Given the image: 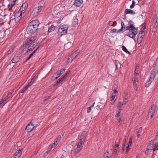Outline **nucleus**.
Returning a JSON list of instances; mask_svg holds the SVG:
<instances>
[{"label":"nucleus","mask_w":158,"mask_h":158,"mask_svg":"<svg viewBox=\"0 0 158 158\" xmlns=\"http://www.w3.org/2000/svg\"><path fill=\"white\" fill-rule=\"evenodd\" d=\"M28 7V4L27 3L25 2L23 3L20 7L19 11L20 12V15L17 16V13L16 15L15 16V19L16 21L18 22L22 18V14L23 13H24L26 10L27 9Z\"/></svg>","instance_id":"1"},{"label":"nucleus","mask_w":158,"mask_h":158,"mask_svg":"<svg viewBox=\"0 0 158 158\" xmlns=\"http://www.w3.org/2000/svg\"><path fill=\"white\" fill-rule=\"evenodd\" d=\"M157 63L155 62L153 64L154 68L151 72L150 78L151 79H154L155 78H158V67H156L157 66Z\"/></svg>","instance_id":"2"},{"label":"nucleus","mask_w":158,"mask_h":158,"mask_svg":"<svg viewBox=\"0 0 158 158\" xmlns=\"http://www.w3.org/2000/svg\"><path fill=\"white\" fill-rule=\"evenodd\" d=\"M43 6H40L35 8L32 11L30 16L33 18L37 16L40 12L42 10V8Z\"/></svg>","instance_id":"3"},{"label":"nucleus","mask_w":158,"mask_h":158,"mask_svg":"<svg viewBox=\"0 0 158 158\" xmlns=\"http://www.w3.org/2000/svg\"><path fill=\"white\" fill-rule=\"evenodd\" d=\"M34 123V120L32 119L29 124L27 125L25 128V130L27 132H31L34 128L36 127Z\"/></svg>","instance_id":"4"},{"label":"nucleus","mask_w":158,"mask_h":158,"mask_svg":"<svg viewBox=\"0 0 158 158\" xmlns=\"http://www.w3.org/2000/svg\"><path fill=\"white\" fill-rule=\"evenodd\" d=\"M138 30L137 28H135L131 29L128 33V36L134 39L135 38V35L137 33Z\"/></svg>","instance_id":"5"},{"label":"nucleus","mask_w":158,"mask_h":158,"mask_svg":"<svg viewBox=\"0 0 158 158\" xmlns=\"http://www.w3.org/2000/svg\"><path fill=\"white\" fill-rule=\"evenodd\" d=\"M37 29L38 28L29 24L27 28L26 31L29 33H33L36 31Z\"/></svg>","instance_id":"6"},{"label":"nucleus","mask_w":158,"mask_h":158,"mask_svg":"<svg viewBox=\"0 0 158 158\" xmlns=\"http://www.w3.org/2000/svg\"><path fill=\"white\" fill-rule=\"evenodd\" d=\"M118 142H116V144L115 145V147H114L113 148V152L112 154V156L114 157L116 156L117 155V149L119 147V142L120 141V140L119 139L118 140Z\"/></svg>","instance_id":"7"},{"label":"nucleus","mask_w":158,"mask_h":158,"mask_svg":"<svg viewBox=\"0 0 158 158\" xmlns=\"http://www.w3.org/2000/svg\"><path fill=\"white\" fill-rule=\"evenodd\" d=\"M87 133L86 131H83L81 134L80 137V139L79 140L82 141V142H85Z\"/></svg>","instance_id":"8"},{"label":"nucleus","mask_w":158,"mask_h":158,"mask_svg":"<svg viewBox=\"0 0 158 158\" xmlns=\"http://www.w3.org/2000/svg\"><path fill=\"white\" fill-rule=\"evenodd\" d=\"M30 24L38 28V27L40 24V23L38 20H35L31 21L30 23Z\"/></svg>","instance_id":"9"},{"label":"nucleus","mask_w":158,"mask_h":158,"mask_svg":"<svg viewBox=\"0 0 158 158\" xmlns=\"http://www.w3.org/2000/svg\"><path fill=\"white\" fill-rule=\"evenodd\" d=\"M139 68L138 65L136 66V67L135 69L134 77L132 79H137L138 78V76L139 75Z\"/></svg>","instance_id":"10"},{"label":"nucleus","mask_w":158,"mask_h":158,"mask_svg":"<svg viewBox=\"0 0 158 158\" xmlns=\"http://www.w3.org/2000/svg\"><path fill=\"white\" fill-rule=\"evenodd\" d=\"M156 105L153 104L152 106L150 109L149 110V111L152 112L151 113V117H153L154 114L155 113V111L156 109Z\"/></svg>","instance_id":"11"},{"label":"nucleus","mask_w":158,"mask_h":158,"mask_svg":"<svg viewBox=\"0 0 158 158\" xmlns=\"http://www.w3.org/2000/svg\"><path fill=\"white\" fill-rule=\"evenodd\" d=\"M80 51L79 50H77V51L73 52L70 56V57L72 58V60H73L77 56L78 54Z\"/></svg>","instance_id":"12"},{"label":"nucleus","mask_w":158,"mask_h":158,"mask_svg":"<svg viewBox=\"0 0 158 158\" xmlns=\"http://www.w3.org/2000/svg\"><path fill=\"white\" fill-rule=\"evenodd\" d=\"M83 2V0H75L73 4L75 6L78 7L80 6Z\"/></svg>","instance_id":"13"},{"label":"nucleus","mask_w":158,"mask_h":158,"mask_svg":"<svg viewBox=\"0 0 158 158\" xmlns=\"http://www.w3.org/2000/svg\"><path fill=\"white\" fill-rule=\"evenodd\" d=\"M128 14H130L131 15H134L135 14V12L132 10H130V9H127L125 10L124 14L126 15Z\"/></svg>","instance_id":"14"},{"label":"nucleus","mask_w":158,"mask_h":158,"mask_svg":"<svg viewBox=\"0 0 158 158\" xmlns=\"http://www.w3.org/2000/svg\"><path fill=\"white\" fill-rule=\"evenodd\" d=\"M128 102V101H125L123 100V102H119L117 106L118 108L122 107V106L125 105Z\"/></svg>","instance_id":"15"},{"label":"nucleus","mask_w":158,"mask_h":158,"mask_svg":"<svg viewBox=\"0 0 158 158\" xmlns=\"http://www.w3.org/2000/svg\"><path fill=\"white\" fill-rule=\"evenodd\" d=\"M121 28L118 31V33L122 31H123V32L125 31V25L124 23L123 22H121Z\"/></svg>","instance_id":"16"},{"label":"nucleus","mask_w":158,"mask_h":158,"mask_svg":"<svg viewBox=\"0 0 158 158\" xmlns=\"http://www.w3.org/2000/svg\"><path fill=\"white\" fill-rule=\"evenodd\" d=\"M22 149H19L14 155L15 156H17L18 157H19L21 155L22 153Z\"/></svg>","instance_id":"17"},{"label":"nucleus","mask_w":158,"mask_h":158,"mask_svg":"<svg viewBox=\"0 0 158 158\" xmlns=\"http://www.w3.org/2000/svg\"><path fill=\"white\" fill-rule=\"evenodd\" d=\"M60 27L63 30L64 33H67V30L68 28L67 25H63L61 26Z\"/></svg>","instance_id":"18"},{"label":"nucleus","mask_w":158,"mask_h":158,"mask_svg":"<svg viewBox=\"0 0 158 158\" xmlns=\"http://www.w3.org/2000/svg\"><path fill=\"white\" fill-rule=\"evenodd\" d=\"M126 139L124 138L123 139V143L122 145V150L121 151V152L122 153H123L124 152V149H125V143H126Z\"/></svg>","instance_id":"19"},{"label":"nucleus","mask_w":158,"mask_h":158,"mask_svg":"<svg viewBox=\"0 0 158 158\" xmlns=\"http://www.w3.org/2000/svg\"><path fill=\"white\" fill-rule=\"evenodd\" d=\"M19 58L18 56H15L12 59L11 61L12 63H16L19 60Z\"/></svg>","instance_id":"20"},{"label":"nucleus","mask_w":158,"mask_h":158,"mask_svg":"<svg viewBox=\"0 0 158 158\" xmlns=\"http://www.w3.org/2000/svg\"><path fill=\"white\" fill-rule=\"evenodd\" d=\"M64 31L60 27L58 30V32L59 34V35H60V36H61L63 35L66 34V33H64Z\"/></svg>","instance_id":"21"},{"label":"nucleus","mask_w":158,"mask_h":158,"mask_svg":"<svg viewBox=\"0 0 158 158\" xmlns=\"http://www.w3.org/2000/svg\"><path fill=\"white\" fill-rule=\"evenodd\" d=\"M31 44L29 43V41H28L27 40L25 41V43L23 45L22 48H23V49L26 48L30 44Z\"/></svg>","instance_id":"22"},{"label":"nucleus","mask_w":158,"mask_h":158,"mask_svg":"<svg viewBox=\"0 0 158 158\" xmlns=\"http://www.w3.org/2000/svg\"><path fill=\"white\" fill-rule=\"evenodd\" d=\"M84 142H82V141L80 140L79 141V142L77 144V147L79 148H81L82 147V145L84 143Z\"/></svg>","instance_id":"23"},{"label":"nucleus","mask_w":158,"mask_h":158,"mask_svg":"<svg viewBox=\"0 0 158 158\" xmlns=\"http://www.w3.org/2000/svg\"><path fill=\"white\" fill-rule=\"evenodd\" d=\"M36 40V37L35 36H33L31 37L30 38H29V39H27V40L29 41V43L30 44H31L32 42H33L34 41Z\"/></svg>","instance_id":"24"},{"label":"nucleus","mask_w":158,"mask_h":158,"mask_svg":"<svg viewBox=\"0 0 158 158\" xmlns=\"http://www.w3.org/2000/svg\"><path fill=\"white\" fill-rule=\"evenodd\" d=\"M136 80H134L133 81V85L134 88L135 90H137L138 87L137 86V84L136 83V81L138 82V81H136Z\"/></svg>","instance_id":"25"},{"label":"nucleus","mask_w":158,"mask_h":158,"mask_svg":"<svg viewBox=\"0 0 158 158\" xmlns=\"http://www.w3.org/2000/svg\"><path fill=\"white\" fill-rule=\"evenodd\" d=\"M31 45H30L28 47V49L26 51V53H25V54L26 55H28V53L29 52V51H32L34 49V48L33 47H32V46H31Z\"/></svg>","instance_id":"26"},{"label":"nucleus","mask_w":158,"mask_h":158,"mask_svg":"<svg viewBox=\"0 0 158 158\" xmlns=\"http://www.w3.org/2000/svg\"><path fill=\"white\" fill-rule=\"evenodd\" d=\"M113 93L112 94V96L111 97V103L113 104L115 102V97L116 96V95H113Z\"/></svg>","instance_id":"27"},{"label":"nucleus","mask_w":158,"mask_h":158,"mask_svg":"<svg viewBox=\"0 0 158 158\" xmlns=\"http://www.w3.org/2000/svg\"><path fill=\"white\" fill-rule=\"evenodd\" d=\"M129 25V26H130V27H131V29H135V28H136L135 27L134 25V23L133 22V21L130 20L129 23H128Z\"/></svg>","instance_id":"28"},{"label":"nucleus","mask_w":158,"mask_h":158,"mask_svg":"<svg viewBox=\"0 0 158 158\" xmlns=\"http://www.w3.org/2000/svg\"><path fill=\"white\" fill-rule=\"evenodd\" d=\"M142 131V127H140L137 131L136 135L138 138L139 137L140 135V133Z\"/></svg>","instance_id":"29"},{"label":"nucleus","mask_w":158,"mask_h":158,"mask_svg":"<svg viewBox=\"0 0 158 158\" xmlns=\"http://www.w3.org/2000/svg\"><path fill=\"white\" fill-rule=\"evenodd\" d=\"M55 29V27L53 25H52L49 27L48 30V32H50L52 31H54Z\"/></svg>","instance_id":"30"},{"label":"nucleus","mask_w":158,"mask_h":158,"mask_svg":"<svg viewBox=\"0 0 158 158\" xmlns=\"http://www.w3.org/2000/svg\"><path fill=\"white\" fill-rule=\"evenodd\" d=\"M152 81H151L150 80H149L145 84V87H148Z\"/></svg>","instance_id":"31"},{"label":"nucleus","mask_w":158,"mask_h":158,"mask_svg":"<svg viewBox=\"0 0 158 158\" xmlns=\"http://www.w3.org/2000/svg\"><path fill=\"white\" fill-rule=\"evenodd\" d=\"M114 83L112 87V89H117L118 88V84L117 83V81H114Z\"/></svg>","instance_id":"32"},{"label":"nucleus","mask_w":158,"mask_h":158,"mask_svg":"<svg viewBox=\"0 0 158 158\" xmlns=\"http://www.w3.org/2000/svg\"><path fill=\"white\" fill-rule=\"evenodd\" d=\"M153 23L154 25V27H156L158 25V20L154 19L153 20Z\"/></svg>","instance_id":"33"},{"label":"nucleus","mask_w":158,"mask_h":158,"mask_svg":"<svg viewBox=\"0 0 158 158\" xmlns=\"http://www.w3.org/2000/svg\"><path fill=\"white\" fill-rule=\"evenodd\" d=\"M28 88L26 85L25 87L22 88L20 91V93H24Z\"/></svg>","instance_id":"34"},{"label":"nucleus","mask_w":158,"mask_h":158,"mask_svg":"<svg viewBox=\"0 0 158 158\" xmlns=\"http://www.w3.org/2000/svg\"><path fill=\"white\" fill-rule=\"evenodd\" d=\"M61 137L60 135H59L57 137L56 139H55L56 142L57 143H58L61 139Z\"/></svg>","instance_id":"35"},{"label":"nucleus","mask_w":158,"mask_h":158,"mask_svg":"<svg viewBox=\"0 0 158 158\" xmlns=\"http://www.w3.org/2000/svg\"><path fill=\"white\" fill-rule=\"evenodd\" d=\"M35 81V80H31V81L29 82L28 84L26 86L28 88L29 87L32 85Z\"/></svg>","instance_id":"36"},{"label":"nucleus","mask_w":158,"mask_h":158,"mask_svg":"<svg viewBox=\"0 0 158 158\" xmlns=\"http://www.w3.org/2000/svg\"><path fill=\"white\" fill-rule=\"evenodd\" d=\"M123 50L125 52L129 54L130 52L127 50V48L124 46H122Z\"/></svg>","instance_id":"37"},{"label":"nucleus","mask_w":158,"mask_h":158,"mask_svg":"<svg viewBox=\"0 0 158 158\" xmlns=\"http://www.w3.org/2000/svg\"><path fill=\"white\" fill-rule=\"evenodd\" d=\"M52 148H53V145H51L49 146L47 151L46 152L47 154H48L50 153Z\"/></svg>","instance_id":"38"},{"label":"nucleus","mask_w":158,"mask_h":158,"mask_svg":"<svg viewBox=\"0 0 158 158\" xmlns=\"http://www.w3.org/2000/svg\"><path fill=\"white\" fill-rule=\"evenodd\" d=\"M63 80H59L57 81L55 84L53 85V87H55V86H57L60 83V82L62 81Z\"/></svg>","instance_id":"39"},{"label":"nucleus","mask_w":158,"mask_h":158,"mask_svg":"<svg viewBox=\"0 0 158 158\" xmlns=\"http://www.w3.org/2000/svg\"><path fill=\"white\" fill-rule=\"evenodd\" d=\"M125 95L123 96L124 100L125 101H127L128 98V94L126 92L124 93Z\"/></svg>","instance_id":"40"},{"label":"nucleus","mask_w":158,"mask_h":158,"mask_svg":"<svg viewBox=\"0 0 158 158\" xmlns=\"http://www.w3.org/2000/svg\"><path fill=\"white\" fill-rule=\"evenodd\" d=\"M146 28V27L145 26H143L142 28V30L139 31V33L138 34H142L145 31H144V30Z\"/></svg>","instance_id":"41"},{"label":"nucleus","mask_w":158,"mask_h":158,"mask_svg":"<svg viewBox=\"0 0 158 158\" xmlns=\"http://www.w3.org/2000/svg\"><path fill=\"white\" fill-rule=\"evenodd\" d=\"M13 92H14V90H12L11 91V92L9 91L8 92V93L7 94V95H6V96H8V98L11 96V94H12L13 93Z\"/></svg>","instance_id":"42"},{"label":"nucleus","mask_w":158,"mask_h":158,"mask_svg":"<svg viewBox=\"0 0 158 158\" xmlns=\"http://www.w3.org/2000/svg\"><path fill=\"white\" fill-rule=\"evenodd\" d=\"M81 149V148H76L75 149V153H76V154H77L80 152V150Z\"/></svg>","instance_id":"43"},{"label":"nucleus","mask_w":158,"mask_h":158,"mask_svg":"<svg viewBox=\"0 0 158 158\" xmlns=\"http://www.w3.org/2000/svg\"><path fill=\"white\" fill-rule=\"evenodd\" d=\"M15 2L14 4L10 3L8 5V7L9 9H10L12 8V7L15 5Z\"/></svg>","instance_id":"44"},{"label":"nucleus","mask_w":158,"mask_h":158,"mask_svg":"<svg viewBox=\"0 0 158 158\" xmlns=\"http://www.w3.org/2000/svg\"><path fill=\"white\" fill-rule=\"evenodd\" d=\"M78 19H74V21L73 22V25H77L78 24Z\"/></svg>","instance_id":"45"},{"label":"nucleus","mask_w":158,"mask_h":158,"mask_svg":"<svg viewBox=\"0 0 158 158\" xmlns=\"http://www.w3.org/2000/svg\"><path fill=\"white\" fill-rule=\"evenodd\" d=\"M158 149V142L155 143L154 145V150H156Z\"/></svg>","instance_id":"46"},{"label":"nucleus","mask_w":158,"mask_h":158,"mask_svg":"<svg viewBox=\"0 0 158 158\" xmlns=\"http://www.w3.org/2000/svg\"><path fill=\"white\" fill-rule=\"evenodd\" d=\"M109 153L108 152L107 153H105L104 155V158H109Z\"/></svg>","instance_id":"47"},{"label":"nucleus","mask_w":158,"mask_h":158,"mask_svg":"<svg viewBox=\"0 0 158 158\" xmlns=\"http://www.w3.org/2000/svg\"><path fill=\"white\" fill-rule=\"evenodd\" d=\"M53 77L55 78V79H57L58 78V74H57V72L54 74L53 76Z\"/></svg>","instance_id":"48"},{"label":"nucleus","mask_w":158,"mask_h":158,"mask_svg":"<svg viewBox=\"0 0 158 158\" xmlns=\"http://www.w3.org/2000/svg\"><path fill=\"white\" fill-rule=\"evenodd\" d=\"M65 70V69H61L60 70L58 71L60 73V74H62L64 72Z\"/></svg>","instance_id":"49"},{"label":"nucleus","mask_w":158,"mask_h":158,"mask_svg":"<svg viewBox=\"0 0 158 158\" xmlns=\"http://www.w3.org/2000/svg\"><path fill=\"white\" fill-rule=\"evenodd\" d=\"M142 40H143V39H142L141 38H139L138 37L137 40V42L138 44H140Z\"/></svg>","instance_id":"50"},{"label":"nucleus","mask_w":158,"mask_h":158,"mask_svg":"<svg viewBox=\"0 0 158 158\" xmlns=\"http://www.w3.org/2000/svg\"><path fill=\"white\" fill-rule=\"evenodd\" d=\"M8 96H7L6 95L4 96H3L2 99L5 101L8 99Z\"/></svg>","instance_id":"51"},{"label":"nucleus","mask_w":158,"mask_h":158,"mask_svg":"<svg viewBox=\"0 0 158 158\" xmlns=\"http://www.w3.org/2000/svg\"><path fill=\"white\" fill-rule=\"evenodd\" d=\"M130 146H129V145H127V147L126 152L127 153H128L130 149Z\"/></svg>","instance_id":"52"},{"label":"nucleus","mask_w":158,"mask_h":158,"mask_svg":"<svg viewBox=\"0 0 158 158\" xmlns=\"http://www.w3.org/2000/svg\"><path fill=\"white\" fill-rule=\"evenodd\" d=\"M132 143V142L131 138H130V139H129V143L128 144V145H129V146H130Z\"/></svg>","instance_id":"53"},{"label":"nucleus","mask_w":158,"mask_h":158,"mask_svg":"<svg viewBox=\"0 0 158 158\" xmlns=\"http://www.w3.org/2000/svg\"><path fill=\"white\" fill-rule=\"evenodd\" d=\"M151 113H152L151 112H150V111H149L148 113V118H151L152 117H151Z\"/></svg>","instance_id":"54"},{"label":"nucleus","mask_w":158,"mask_h":158,"mask_svg":"<svg viewBox=\"0 0 158 158\" xmlns=\"http://www.w3.org/2000/svg\"><path fill=\"white\" fill-rule=\"evenodd\" d=\"M91 107H89L87 108V111L88 113H89L91 112Z\"/></svg>","instance_id":"55"},{"label":"nucleus","mask_w":158,"mask_h":158,"mask_svg":"<svg viewBox=\"0 0 158 158\" xmlns=\"http://www.w3.org/2000/svg\"><path fill=\"white\" fill-rule=\"evenodd\" d=\"M138 37L141 38L142 39H143V37L144 36L143 35V34H138Z\"/></svg>","instance_id":"56"},{"label":"nucleus","mask_w":158,"mask_h":158,"mask_svg":"<svg viewBox=\"0 0 158 158\" xmlns=\"http://www.w3.org/2000/svg\"><path fill=\"white\" fill-rule=\"evenodd\" d=\"M68 76V75H66V74H65L64 76H63L60 79L59 78V79H65Z\"/></svg>","instance_id":"57"},{"label":"nucleus","mask_w":158,"mask_h":158,"mask_svg":"<svg viewBox=\"0 0 158 158\" xmlns=\"http://www.w3.org/2000/svg\"><path fill=\"white\" fill-rule=\"evenodd\" d=\"M68 76V75H66V74H65L64 76H63L60 79L59 78V79H65Z\"/></svg>","instance_id":"58"},{"label":"nucleus","mask_w":158,"mask_h":158,"mask_svg":"<svg viewBox=\"0 0 158 158\" xmlns=\"http://www.w3.org/2000/svg\"><path fill=\"white\" fill-rule=\"evenodd\" d=\"M117 31V30L115 29H114L112 30L111 31V33H115Z\"/></svg>","instance_id":"59"},{"label":"nucleus","mask_w":158,"mask_h":158,"mask_svg":"<svg viewBox=\"0 0 158 158\" xmlns=\"http://www.w3.org/2000/svg\"><path fill=\"white\" fill-rule=\"evenodd\" d=\"M125 29L127 30H129V31H130V30L131 29V27H130V26H127L125 28Z\"/></svg>","instance_id":"60"},{"label":"nucleus","mask_w":158,"mask_h":158,"mask_svg":"<svg viewBox=\"0 0 158 158\" xmlns=\"http://www.w3.org/2000/svg\"><path fill=\"white\" fill-rule=\"evenodd\" d=\"M154 19L158 20V15L157 14L155 15L154 16Z\"/></svg>","instance_id":"61"},{"label":"nucleus","mask_w":158,"mask_h":158,"mask_svg":"<svg viewBox=\"0 0 158 158\" xmlns=\"http://www.w3.org/2000/svg\"><path fill=\"white\" fill-rule=\"evenodd\" d=\"M58 143H57L55 141L53 144H52L51 145H53V148L55 147L57 145Z\"/></svg>","instance_id":"62"},{"label":"nucleus","mask_w":158,"mask_h":158,"mask_svg":"<svg viewBox=\"0 0 158 158\" xmlns=\"http://www.w3.org/2000/svg\"><path fill=\"white\" fill-rule=\"evenodd\" d=\"M121 113L120 112L116 114V116L117 117H118L120 115Z\"/></svg>","instance_id":"63"},{"label":"nucleus","mask_w":158,"mask_h":158,"mask_svg":"<svg viewBox=\"0 0 158 158\" xmlns=\"http://www.w3.org/2000/svg\"><path fill=\"white\" fill-rule=\"evenodd\" d=\"M117 89H113V94H115L117 92Z\"/></svg>","instance_id":"64"}]
</instances>
